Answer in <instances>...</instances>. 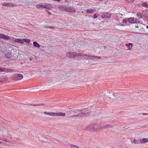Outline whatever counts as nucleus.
I'll return each instance as SVG.
<instances>
[{"label": "nucleus", "instance_id": "nucleus-16", "mask_svg": "<svg viewBox=\"0 0 148 148\" xmlns=\"http://www.w3.org/2000/svg\"><path fill=\"white\" fill-rule=\"evenodd\" d=\"M95 11L92 9H89L86 10V12L88 14L91 13Z\"/></svg>", "mask_w": 148, "mask_h": 148}, {"label": "nucleus", "instance_id": "nucleus-44", "mask_svg": "<svg viewBox=\"0 0 148 148\" xmlns=\"http://www.w3.org/2000/svg\"><path fill=\"white\" fill-rule=\"evenodd\" d=\"M114 95V94L113 93V95Z\"/></svg>", "mask_w": 148, "mask_h": 148}, {"label": "nucleus", "instance_id": "nucleus-30", "mask_svg": "<svg viewBox=\"0 0 148 148\" xmlns=\"http://www.w3.org/2000/svg\"><path fill=\"white\" fill-rule=\"evenodd\" d=\"M127 22V20L126 19H123L122 21V22L123 23H126Z\"/></svg>", "mask_w": 148, "mask_h": 148}, {"label": "nucleus", "instance_id": "nucleus-25", "mask_svg": "<svg viewBox=\"0 0 148 148\" xmlns=\"http://www.w3.org/2000/svg\"><path fill=\"white\" fill-rule=\"evenodd\" d=\"M98 16H99L98 14H95L92 17H93V18L95 19V18H97Z\"/></svg>", "mask_w": 148, "mask_h": 148}, {"label": "nucleus", "instance_id": "nucleus-21", "mask_svg": "<svg viewBox=\"0 0 148 148\" xmlns=\"http://www.w3.org/2000/svg\"><path fill=\"white\" fill-rule=\"evenodd\" d=\"M136 15L138 18H142V14L140 12H138L136 14Z\"/></svg>", "mask_w": 148, "mask_h": 148}, {"label": "nucleus", "instance_id": "nucleus-4", "mask_svg": "<svg viewBox=\"0 0 148 148\" xmlns=\"http://www.w3.org/2000/svg\"><path fill=\"white\" fill-rule=\"evenodd\" d=\"M101 128H96L94 124H90L86 127V129L91 131H94L95 129H98L100 130Z\"/></svg>", "mask_w": 148, "mask_h": 148}, {"label": "nucleus", "instance_id": "nucleus-32", "mask_svg": "<svg viewBox=\"0 0 148 148\" xmlns=\"http://www.w3.org/2000/svg\"><path fill=\"white\" fill-rule=\"evenodd\" d=\"M43 104H40L39 105H30L31 106H41L43 105Z\"/></svg>", "mask_w": 148, "mask_h": 148}, {"label": "nucleus", "instance_id": "nucleus-2", "mask_svg": "<svg viewBox=\"0 0 148 148\" xmlns=\"http://www.w3.org/2000/svg\"><path fill=\"white\" fill-rule=\"evenodd\" d=\"M84 110H76L75 112L77 113V114L73 116H79L80 117L87 116V114L85 113V111H84Z\"/></svg>", "mask_w": 148, "mask_h": 148}, {"label": "nucleus", "instance_id": "nucleus-14", "mask_svg": "<svg viewBox=\"0 0 148 148\" xmlns=\"http://www.w3.org/2000/svg\"><path fill=\"white\" fill-rule=\"evenodd\" d=\"M44 113L45 114L48 115L49 116H54V112H45Z\"/></svg>", "mask_w": 148, "mask_h": 148}, {"label": "nucleus", "instance_id": "nucleus-41", "mask_svg": "<svg viewBox=\"0 0 148 148\" xmlns=\"http://www.w3.org/2000/svg\"><path fill=\"white\" fill-rule=\"evenodd\" d=\"M135 27H136V28H138V26H137V25H136V26H135Z\"/></svg>", "mask_w": 148, "mask_h": 148}, {"label": "nucleus", "instance_id": "nucleus-10", "mask_svg": "<svg viewBox=\"0 0 148 148\" xmlns=\"http://www.w3.org/2000/svg\"><path fill=\"white\" fill-rule=\"evenodd\" d=\"M125 45L127 47V50H131L132 49V47L133 46V44L132 43L126 44Z\"/></svg>", "mask_w": 148, "mask_h": 148}, {"label": "nucleus", "instance_id": "nucleus-26", "mask_svg": "<svg viewBox=\"0 0 148 148\" xmlns=\"http://www.w3.org/2000/svg\"><path fill=\"white\" fill-rule=\"evenodd\" d=\"M133 21H134V23H136L137 21H138V19L135 18H133Z\"/></svg>", "mask_w": 148, "mask_h": 148}, {"label": "nucleus", "instance_id": "nucleus-24", "mask_svg": "<svg viewBox=\"0 0 148 148\" xmlns=\"http://www.w3.org/2000/svg\"><path fill=\"white\" fill-rule=\"evenodd\" d=\"M23 42L24 41L25 42L29 43L30 42V40L29 39H23Z\"/></svg>", "mask_w": 148, "mask_h": 148}, {"label": "nucleus", "instance_id": "nucleus-33", "mask_svg": "<svg viewBox=\"0 0 148 148\" xmlns=\"http://www.w3.org/2000/svg\"><path fill=\"white\" fill-rule=\"evenodd\" d=\"M1 38L2 39H4L5 40H8V39H9V38H7V37H6V38Z\"/></svg>", "mask_w": 148, "mask_h": 148}, {"label": "nucleus", "instance_id": "nucleus-19", "mask_svg": "<svg viewBox=\"0 0 148 148\" xmlns=\"http://www.w3.org/2000/svg\"><path fill=\"white\" fill-rule=\"evenodd\" d=\"M133 18H130L128 19V21L129 23H134V21H133Z\"/></svg>", "mask_w": 148, "mask_h": 148}, {"label": "nucleus", "instance_id": "nucleus-7", "mask_svg": "<svg viewBox=\"0 0 148 148\" xmlns=\"http://www.w3.org/2000/svg\"><path fill=\"white\" fill-rule=\"evenodd\" d=\"M111 16V14L108 12L103 13L101 16V17L102 18L106 19V18H110Z\"/></svg>", "mask_w": 148, "mask_h": 148}, {"label": "nucleus", "instance_id": "nucleus-27", "mask_svg": "<svg viewBox=\"0 0 148 148\" xmlns=\"http://www.w3.org/2000/svg\"><path fill=\"white\" fill-rule=\"evenodd\" d=\"M92 58H96L97 59H100L101 58V57L94 56H92Z\"/></svg>", "mask_w": 148, "mask_h": 148}, {"label": "nucleus", "instance_id": "nucleus-31", "mask_svg": "<svg viewBox=\"0 0 148 148\" xmlns=\"http://www.w3.org/2000/svg\"><path fill=\"white\" fill-rule=\"evenodd\" d=\"M128 2L131 3L134 1L135 0H126Z\"/></svg>", "mask_w": 148, "mask_h": 148}, {"label": "nucleus", "instance_id": "nucleus-37", "mask_svg": "<svg viewBox=\"0 0 148 148\" xmlns=\"http://www.w3.org/2000/svg\"><path fill=\"white\" fill-rule=\"evenodd\" d=\"M47 11V12H48V14L49 15H51V13L50 12H48V11Z\"/></svg>", "mask_w": 148, "mask_h": 148}, {"label": "nucleus", "instance_id": "nucleus-1", "mask_svg": "<svg viewBox=\"0 0 148 148\" xmlns=\"http://www.w3.org/2000/svg\"><path fill=\"white\" fill-rule=\"evenodd\" d=\"M58 9L60 11L70 12L75 13V9L74 8L69 7V4L59 6Z\"/></svg>", "mask_w": 148, "mask_h": 148}, {"label": "nucleus", "instance_id": "nucleus-23", "mask_svg": "<svg viewBox=\"0 0 148 148\" xmlns=\"http://www.w3.org/2000/svg\"><path fill=\"white\" fill-rule=\"evenodd\" d=\"M70 147L71 148H79L78 147L73 145H70Z\"/></svg>", "mask_w": 148, "mask_h": 148}, {"label": "nucleus", "instance_id": "nucleus-11", "mask_svg": "<svg viewBox=\"0 0 148 148\" xmlns=\"http://www.w3.org/2000/svg\"><path fill=\"white\" fill-rule=\"evenodd\" d=\"M141 143H144L148 142V138L140 139Z\"/></svg>", "mask_w": 148, "mask_h": 148}, {"label": "nucleus", "instance_id": "nucleus-12", "mask_svg": "<svg viewBox=\"0 0 148 148\" xmlns=\"http://www.w3.org/2000/svg\"><path fill=\"white\" fill-rule=\"evenodd\" d=\"M142 14L143 15L146 17H148V10L143 11Z\"/></svg>", "mask_w": 148, "mask_h": 148}, {"label": "nucleus", "instance_id": "nucleus-17", "mask_svg": "<svg viewBox=\"0 0 148 148\" xmlns=\"http://www.w3.org/2000/svg\"><path fill=\"white\" fill-rule=\"evenodd\" d=\"M141 140L140 139H139L138 140H136L135 139H134L133 140V142L135 144H139L141 143H140Z\"/></svg>", "mask_w": 148, "mask_h": 148}, {"label": "nucleus", "instance_id": "nucleus-38", "mask_svg": "<svg viewBox=\"0 0 148 148\" xmlns=\"http://www.w3.org/2000/svg\"><path fill=\"white\" fill-rule=\"evenodd\" d=\"M48 27V28H49L50 29H53L54 28V27Z\"/></svg>", "mask_w": 148, "mask_h": 148}, {"label": "nucleus", "instance_id": "nucleus-18", "mask_svg": "<svg viewBox=\"0 0 148 148\" xmlns=\"http://www.w3.org/2000/svg\"><path fill=\"white\" fill-rule=\"evenodd\" d=\"M3 5L4 6H8L10 7L11 6H13V5L12 3H4L3 4Z\"/></svg>", "mask_w": 148, "mask_h": 148}, {"label": "nucleus", "instance_id": "nucleus-34", "mask_svg": "<svg viewBox=\"0 0 148 148\" xmlns=\"http://www.w3.org/2000/svg\"><path fill=\"white\" fill-rule=\"evenodd\" d=\"M6 69L7 70V71H10V72H12L14 71L13 70L11 69Z\"/></svg>", "mask_w": 148, "mask_h": 148}, {"label": "nucleus", "instance_id": "nucleus-3", "mask_svg": "<svg viewBox=\"0 0 148 148\" xmlns=\"http://www.w3.org/2000/svg\"><path fill=\"white\" fill-rule=\"evenodd\" d=\"M78 56H80L81 58L87 60L89 58H92V56L86 55L83 53H78L77 54Z\"/></svg>", "mask_w": 148, "mask_h": 148}, {"label": "nucleus", "instance_id": "nucleus-29", "mask_svg": "<svg viewBox=\"0 0 148 148\" xmlns=\"http://www.w3.org/2000/svg\"><path fill=\"white\" fill-rule=\"evenodd\" d=\"M41 4H38L36 5V7L38 8H41Z\"/></svg>", "mask_w": 148, "mask_h": 148}, {"label": "nucleus", "instance_id": "nucleus-39", "mask_svg": "<svg viewBox=\"0 0 148 148\" xmlns=\"http://www.w3.org/2000/svg\"><path fill=\"white\" fill-rule=\"evenodd\" d=\"M142 114H143V115H148V113H143Z\"/></svg>", "mask_w": 148, "mask_h": 148}, {"label": "nucleus", "instance_id": "nucleus-36", "mask_svg": "<svg viewBox=\"0 0 148 148\" xmlns=\"http://www.w3.org/2000/svg\"><path fill=\"white\" fill-rule=\"evenodd\" d=\"M0 139L1 140V139ZM1 140H2L3 141H5L6 142L7 141V140L5 138H3L2 139H1Z\"/></svg>", "mask_w": 148, "mask_h": 148}, {"label": "nucleus", "instance_id": "nucleus-15", "mask_svg": "<svg viewBox=\"0 0 148 148\" xmlns=\"http://www.w3.org/2000/svg\"><path fill=\"white\" fill-rule=\"evenodd\" d=\"M15 42H18V43H23V40L20 39H17L15 40Z\"/></svg>", "mask_w": 148, "mask_h": 148}, {"label": "nucleus", "instance_id": "nucleus-22", "mask_svg": "<svg viewBox=\"0 0 148 148\" xmlns=\"http://www.w3.org/2000/svg\"><path fill=\"white\" fill-rule=\"evenodd\" d=\"M142 6L143 7L148 8V4H147L146 2H144L142 4Z\"/></svg>", "mask_w": 148, "mask_h": 148}, {"label": "nucleus", "instance_id": "nucleus-13", "mask_svg": "<svg viewBox=\"0 0 148 148\" xmlns=\"http://www.w3.org/2000/svg\"><path fill=\"white\" fill-rule=\"evenodd\" d=\"M34 46L36 47L39 48L40 47V45L36 42H33Z\"/></svg>", "mask_w": 148, "mask_h": 148}, {"label": "nucleus", "instance_id": "nucleus-8", "mask_svg": "<svg viewBox=\"0 0 148 148\" xmlns=\"http://www.w3.org/2000/svg\"><path fill=\"white\" fill-rule=\"evenodd\" d=\"M41 8H45L47 10H51V5L50 4H47L45 5H41Z\"/></svg>", "mask_w": 148, "mask_h": 148}, {"label": "nucleus", "instance_id": "nucleus-35", "mask_svg": "<svg viewBox=\"0 0 148 148\" xmlns=\"http://www.w3.org/2000/svg\"><path fill=\"white\" fill-rule=\"evenodd\" d=\"M109 126V125H106L103 126V127L104 128L108 127Z\"/></svg>", "mask_w": 148, "mask_h": 148}, {"label": "nucleus", "instance_id": "nucleus-5", "mask_svg": "<svg viewBox=\"0 0 148 148\" xmlns=\"http://www.w3.org/2000/svg\"><path fill=\"white\" fill-rule=\"evenodd\" d=\"M77 53L72 52H69L66 53V55L68 58H73L75 57L78 56L77 55Z\"/></svg>", "mask_w": 148, "mask_h": 148}, {"label": "nucleus", "instance_id": "nucleus-6", "mask_svg": "<svg viewBox=\"0 0 148 148\" xmlns=\"http://www.w3.org/2000/svg\"><path fill=\"white\" fill-rule=\"evenodd\" d=\"M14 80H20L23 78V76L21 74H14Z\"/></svg>", "mask_w": 148, "mask_h": 148}, {"label": "nucleus", "instance_id": "nucleus-42", "mask_svg": "<svg viewBox=\"0 0 148 148\" xmlns=\"http://www.w3.org/2000/svg\"><path fill=\"white\" fill-rule=\"evenodd\" d=\"M146 27L148 29V26H147Z\"/></svg>", "mask_w": 148, "mask_h": 148}, {"label": "nucleus", "instance_id": "nucleus-40", "mask_svg": "<svg viewBox=\"0 0 148 148\" xmlns=\"http://www.w3.org/2000/svg\"><path fill=\"white\" fill-rule=\"evenodd\" d=\"M53 0L55 1H58L60 2V0Z\"/></svg>", "mask_w": 148, "mask_h": 148}, {"label": "nucleus", "instance_id": "nucleus-45", "mask_svg": "<svg viewBox=\"0 0 148 148\" xmlns=\"http://www.w3.org/2000/svg\"><path fill=\"white\" fill-rule=\"evenodd\" d=\"M106 2H105V3L106 4Z\"/></svg>", "mask_w": 148, "mask_h": 148}, {"label": "nucleus", "instance_id": "nucleus-43", "mask_svg": "<svg viewBox=\"0 0 148 148\" xmlns=\"http://www.w3.org/2000/svg\"><path fill=\"white\" fill-rule=\"evenodd\" d=\"M2 143V142L1 141H0V143Z\"/></svg>", "mask_w": 148, "mask_h": 148}, {"label": "nucleus", "instance_id": "nucleus-20", "mask_svg": "<svg viewBox=\"0 0 148 148\" xmlns=\"http://www.w3.org/2000/svg\"><path fill=\"white\" fill-rule=\"evenodd\" d=\"M7 70L6 69L3 67H0V72H3L6 71Z\"/></svg>", "mask_w": 148, "mask_h": 148}, {"label": "nucleus", "instance_id": "nucleus-28", "mask_svg": "<svg viewBox=\"0 0 148 148\" xmlns=\"http://www.w3.org/2000/svg\"><path fill=\"white\" fill-rule=\"evenodd\" d=\"M0 37H9L8 36H5L3 34H0Z\"/></svg>", "mask_w": 148, "mask_h": 148}, {"label": "nucleus", "instance_id": "nucleus-9", "mask_svg": "<svg viewBox=\"0 0 148 148\" xmlns=\"http://www.w3.org/2000/svg\"><path fill=\"white\" fill-rule=\"evenodd\" d=\"M65 114L64 113L62 112H54V116H65Z\"/></svg>", "mask_w": 148, "mask_h": 148}]
</instances>
